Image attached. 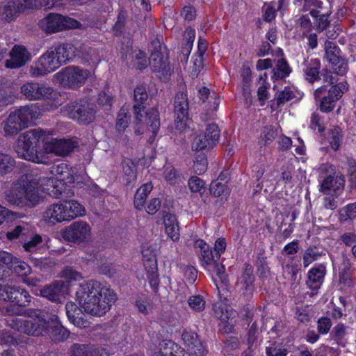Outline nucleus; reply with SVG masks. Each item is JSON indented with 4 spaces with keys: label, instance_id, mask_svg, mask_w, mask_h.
<instances>
[{
    "label": "nucleus",
    "instance_id": "nucleus-8",
    "mask_svg": "<svg viewBox=\"0 0 356 356\" xmlns=\"http://www.w3.org/2000/svg\"><path fill=\"white\" fill-rule=\"evenodd\" d=\"M319 169L321 174L325 175V178L321 185V192L324 195H328L331 191L339 194L345 185L343 175L341 172L337 171L335 168L330 164H323Z\"/></svg>",
    "mask_w": 356,
    "mask_h": 356
},
{
    "label": "nucleus",
    "instance_id": "nucleus-41",
    "mask_svg": "<svg viewBox=\"0 0 356 356\" xmlns=\"http://www.w3.org/2000/svg\"><path fill=\"white\" fill-rule=\"evenodd\" d=\"M288 353V349L281 343L269 342L268 346L266 347L267 356H286Z\"/></svg>",
    "mask_w": 356,
    "mask_h": 356
},
{
    "label": "nucleus",
    "instance_id": "nucleus-3",
    "mask_svg": "<svg viewBox=\"0 0 356 356\" xmlns=\"http://www.w3.org/2000/svg\"><path fill=\"white\" fill-rule=\"evenodd\" d=\"M146 87L144 85L138 86L134 90V105L135 113V133L136 134H143L145 129H149L154 137L160 127L159 112L156 110L150 109L143 115L141 112L144 109V102L147 99Z\"/></svg>",
    "mask_w": 356,
    "mask_h": 356
},
{
    "label": "nucleus",
    "instance_id": "nucleus-10",
    "mask_svg": "<svg viewBox=\"0 0 356 356\" xmlns=\"http://www.w3.org/2000/svg\"><path fill=\"white\" fill-rule=\"evenodd\" d=\"M65 110L68 118L76 120L79 124H88L95 119V107L88 102L70 103Z\"/></svg>",
    "mask_w": 356,
    "mask_h": 356
},
{
    "label": "nucleus",
    "instance_id": "nucleus-36",
    "mask_svg": "<svg viewBox=\"0 0 356 356\" xmlns=\"http://www.w3.org/2000/svg\"><path fill=\"white\" fill-rule=\"evenodd\" d=\"M325 58L329 63H333L340 58L341 51L340 48L334 42L326 40L324 44Z\"/></svg>",
    "mask_w": 356,
    "mask_h": 356
},
{
    "label": "nucleus",
    "instance_id": "nucleus-22",
    "mask_svg": "<svg viewBox=\"0 0 356 356\" xmlns=\"http://www.w3.org/2000/svg\"><path fill=\"white\" fill-rule=\"evenodd\" d=\"M9 59L5 60V66L9 69H17L24 66L31 60L29 51L21 45H15L9 52Z\"/></svg>",
    "mask_w": 356,
    "mask_h": 356
},
{
    "label": "nucleus",
    "instance_id": "nucleus-30",
    "mask_svg": "<svg viewBox=\"0 0 356 356\" xmlns=\"http://www.w3.org/2000/svg\"><path fill=\"white\" fill-rule=\"evenodd\" d=\"M152 190V185L150 183H146L142 185L136 191L134 197V207L138 210H142L147 195Z\"/></svg>",
    "mask_w": 356,
    "mask_h": 356
},
{
    "label": "nucleus",
    "instance_id": "nucleus-9",
    "mask_svg": "<svg viewBox=\"0 0 356 356\" xmlns=\"http://www.w3.org/2000/svg\"><path fill=\"white\" fill-rule=\"evenodd\" d=\"M90 225L86 221L77 220L65 227L63 238L71 243L80 245L88 243L92 237Z\"/></svg>",
    "mask_w": 356,
    "mask_h": 356
},
{
    "label": "nucleus",
    "instance_id": "nucleus-54",
    "mask_svg": "<svg viewBox=\"0 0 356 356\" xmlns=\"http://www.w3.org/2000/svg\"><path fill=\"white\" fill-rule=\"evenodd\" d=\"M200 258L202 262L207 266L216 264L220 259L219 254H216L214 251L210 250L209 247L204 249L202 252H201Z\"/></svg>",
    "mask_w": 356,
    "mask_h": 356
},
{
    "label": "nucleus",
    "instance_id": "nucleus-26",
    "mask_svg": "<svg viewBox=\"0 0 356 356\" xmlns=\"http://www.w3.org/2000/svg\"><path fill=\"white\" fill-rule=\"evenodd\" d=\"M65 284L62 281H55L40 290V295L56 302H60L63 296Z\"/></svg>",
    "mask_w": 356,
    "mask_h": 356
},
{
    "label": "nucleus",
    "instance_id": "nucleus-47",
    "mask_svg": "<svg viewBox=\"0 0 356 356\" xmlns=\"http://www.w3.org/2000/svg\"><path fill=\"white\" fill-rule=\"evenodd\" d=\"M49 330L47 331V332ZM49 334L56 341H64L69 336V332L60 323H58L51 327Z\"/></svg>",
    "mask_w": 356,
    "mask_h": 356
},
{
    "label": "nucleus",
    "instance_id": "nucleus-21",
    "mask_svg": "<svg viewBox=\"0 0 356 356\" xmlns=\"http://www.w3.org/2000/svg\"><path fill=\"white\" fill-rule=\"evenodd\" d=\"M76 146V143L71 139L56 138L46 142L44 145V149L46 152L65 156L71 153Z\"/></svg>",
    "mask_w": 356,
    "mask_h": 356
},
{
    "label": "nucleus",
    "instance_id": "nucleus-34",
    "mask_svg": "<svg viewBox=\"0 0 356 356\" xmlns=\"http://www.w3.org/2000/svg\"><path fill=\"white\" fill-rule=\"evenodd\" d=\"M325 253L323 250L316 246H309L304 252L302 261L304 267L309 266L312 262L317 261Z\"/></svg>",
    "mask_w": 356,
    "mask_h": 356
},
{
    "label": "nucleus",
    "instance_id": "nucleus-35",
    "mask_svg": "<svg viewBox=\"0 0 356 356\" xmlns=\"http://www.w3.org/2000/svg\"><path fill=\"white\" fill-rule=\"evenodd\" d=\"M99 352L90 345L75 343L71 348L70 356H97Z\"/></svg>",
    "mask_w": 356,
    "mask_h": 356
},
{
    "label": "nucleus",
    "instance_id": "nucleus-62",
    "mask_svg": "<svg viewBox=\"0 0 356 356\" xmlns=\"http://www.w3.org/2000/svg\"><path fill=\"white\" fill-rule=\"evenodd\" d=\"M317 323H318V325H317L318 332L322 334H327L330 331V327L332 325L330 318H329L327 317L320 318L318 320Z\"/></svg>",
    "mask_w": 356,
    "mask_h": 356
},
{
    "label": "nucleus",
    "instance_id": "nucleus-23",
    "mask_svg": "<svg viewBox=\"0 0 356 356\" xmlns=\"http://www.w3.org/2000/svg\"><path fill=\"white\" fill-rule=\"evenodd\" d=\"M181 339L191 354L195 356H205L207 355V350L198 339L195 332L185 330L181 334Z\"/></svg>",
    "mask_w": 356,
    "mask_h": 356
},
{
    "label": "nucleus",
    "instance_id": "nucleus-20",
    "mask_svg": "<svg viewBox=\"0 0 356 356\" xmlns=\"http://www.w3.org/2000/svg\"><path fill=\"white\" fill-rule=\"evenodd\" d=\"M175 116L176 127L183 129L188 118V100L184 92H177L175 97Z\"/></svg>",
    "mask_w": 356,
    "mask_h": 356
},
{
    "label": "nucleus",
    "instance_id": "nucleus-46",
    "mask_svg": "<svg viewBox=\"0 0 356 356\" xmlns=\"http://www.w3.org/2000/svg\"><path fill=\"white\" fill-rule=\"evenodd\" d=\"M212 145H213L209 140L207 136H204V134H199L193 139L192 143V149L193 151L200 152Z\"/></svg>",
    "mask_w": 356,
    "mask_h": 356
},
{
    "label": "nucleus",
    "instance_id": "nucleus-24",
    "mask_svg": "<svg viewBox=\"0 0 356 356\" xmlns=\"http://www.w3.org/2000/svg\"><path fill=\"white\" fill-rule=\"evenodd\" d=\"M254 281L253 269L250 266L247 265L237 282V288L246 300L251 298L253 294Z\"/></svg>",
    "mask_w": 356,
    "mask_h": 356
},
{
    "label": "nucleus",
    "instance_id": "nucleus-12",
    "mask_svg": "<svg viewBox=\"0 0 356 356\" xmlns=\"http://www.w3.org/2000/svg\"><path fill=\"white\" fill-rule=\"evenodd\" d=\"M151 55L149 60V63L155 72H157V76L163 79H167L170 75V67L168 59L164 57L161 52V45L159 41H152L149 47Z\"/></svg>",
    "mask_w": 356,
    "mask_h": 356
},
{
    "label": "nucleus",
    "instance_id": "nucleus-55",
    "mask_svg": "<svg viewBox=\"0 0 356 356\" xmlns=\"http://www.w3.org/2000/svg\"><path fill=\"white\" fill-rule=\"evenodd\" d=\"M207 168V160L204 153H200L195 157L193 169L195 173L201 175L204 173Z\"/></svg>",
    "mask_w": 356,
    "mask_h": 356
},
{
    "label": "nucleus",
    "instance_id": "nucleus-17",
    "mask_svg": "<svg viewBox=\"0 0 356 356\" xmlns=\"http://www.w3.org/2000/svg\"><path fill=\"white\" fill-rule=\"evenodd\" d=\"M51 171L56 175L60 176V177L59 178V180H56L54 179H49L48 180V185L50 186L52 189L47 188V193L49 195L55 198H62L64 197L65 191H63L61 189L58 188V184L57 183L59 181L60 184H61L60 181H63L66 183L70 184L74 183V177L73 172L67 167V164L65 163H60L56 166L53 167Z\"/></svg>",
    "mask_w": 356,
    "mask_h": 356
},
{
    "label": "nucleus",
    "instance_id": "nucleus-60",
    "mask_svg": "<svg viewBox=\"0 0 356 356\" xmlns=\"http://www.w3.org/2000/svg\"><path fill=\"white\" fill-rule=\"evenodd\" d=\"M341 217L344 220L355 219L356 218V202L343 208L341 211Z\"/></svg>",
    "mask_w": 356,
    "mask_h": 356
},
{
    "label": "nucleus",
    "instance_id": "nucleus-7",
    "mask_svg": "<svg viewBox=\"0 0 356 356\" xmlns=\"http://www.w3.org/2000/svg\"><path fill=\"white\" fill-rule=\"evenodd\" d=\"M5 200L10 204L20 208L34 207L41 200L35 186L26 183L22 186L15 185L5 193Z\"/></svg>",
    "mask_w": 356,
    "mask_h": 356
},
{
    "label": "nucleus",
    "instance_id": "nucleus-29",
    "mask_svg": "<svg viewBox=\"0 0 356 356\" xmlns=\"http://www.w3.org/2000/svg\"><path fill=\"white\" fill-rule=\"evenodd\" d=\"M181 348L171 340H163L159 344V350L152 356H180Z\"/></svg>",
    "mask_w": 356,
    "mask_h": 356
},
{
    "label": "nucleus",
    "instance_id": "nucleus-51",
    "mask_svg": "<svg viewBox=\"0 0 356 356\" xmlns=\"http://www.w3.org/2000/svg\"><path fill=\"white\" fill-rule=\"evenodd\" d=\"M15 95L8 87L0 84V104L7 106L14 102Z\"/></svg>",
    "mask_w": 356,
    "mask_h": 356
},
{
    "label": "nucleus",
    "instance_id": "nucleus-32",
    "mask_svg": "<svg viewBox=\"0 0 356 356\" xmlns=\"http://www.w3.org/2000/svg\"><path fill=\"white\" fill-rule=\"evenodd\" d=\"M22 11V4L19 0L9 1L3 8L2 16L5 20L10 22L15 19Z\"/></svg>",
    "mask_w": 356,
    "mask_h": 356
},
{
    "label": "nucleus",
    "instance_id": "nucleus-57",
    "mask_svg": "<svg viewBox=\"0 0 356 356\" xmlns=\"http://www.w3.org/2000/svg\"><path fill=\"white\" fill-rule=\"evenodd\" d=\"M210 193L214 197L226 195L228 193L227 186L218 181H213L210 185Z\"/></svg>",
    "mask_w": 356,
    "mask_h": 356
},
{
    "label": "nucleus",
    "instance_id": "nucleus-58",
    "mask_svg": "<svg viewBox=\"0 0 356 356\" xmlns=\"http://www.w3.org/2000/svg\"><path fill=\"white\" fill-rule=\"evenodd\" d=\"M204 136H207V138L211 143L215 145L220 136V130L218 125L213 123L209 124L207 127L206 132Z\"/></svg>",
    "mask_w": 356,
    "mask_h": 356
},
{
    "label": "nucleus",
    "instance_id": "nucleus-25",
    "mask_svg": "<svg viewBox=\"0 0 356 356\" xmlns=\"http://www.w3.org/2000/svg\"><path fill=\"white\" fill-rule=\"evenodd\" d=\"M74 302H67L65 305L66 315L69 321L79 328H86L90 325V322L85 318V314Z\"/></svg>",
    "mask_w": 356,
    "mask_h": 356
},
{
    "label": "nucleus",
    "instance_id": "nucleus-42",
    "mask_svg": "<svg viewBox=\"0 0 356 356\" xmlns=\"http://www.w3.org/2000/svg\"><path fill=\"white\" fill-rule=\"evenodd\" d=\"M295 97V92L290 88L285 87L282 91L276 94V104L277 107H282Z\"/></svg>",
    "mask_w": 356,
    "mask_h": 356
},
{
    "label": "nucleus",
    "instance_id": "nucleus-18",
    "mask_svg": "<svg viewBox=\"0 0 356 356\" xmlns=\"http://www.w3.org/2000/svg\"><path fill=\"white\" fill-rule=\"evenodd\" d=\"M51 49L61 65L66 64L76 57L88 58V55H85L83 53V50L86 51V48L80 47V45L76 47L71 43H63L52 46Z\"/></svg>",
    "mask_w": 356,
    "mask_h": 356
},
{
    "label": "nucleus",
    "instance_id": "nucleus-27",
    "mask_svg": "<svg viewBox=\"0 0 356 356\" xmlns=\"http://www.w3.org/2000/svg\"><path fill=\"white\" fill-rule=\"evenodd\" d=\"M325 273V265L321 264L314 266L307 273V286L313 290L318 289L323 282Z\"/></svg>",
    "mask_w": 356,
    "mask_h": 356
},
{
    "label": "nucleus",
    "instance_id": "nucleus-33",
    "mask_svg": "<svg viewBox=\"0 0 356 356\" xmlns=\"http://www.w3.org/2000/svg\"><path fill=\"white\" fill-rule=\"evenodd\" d=\"M15 165V160L11 155L0 151V176L10 174Z\"/></svg>",
    "mask_w": 356,
    "mask_h": 356
},
{
    "label": "nucleus",
    "instance_id": "nucleus-11",
    "mask_svg": "<svg viewBox=\"0 0 356 356\" xmlns=\"http://www.w3.org/2000/svg\"><path fill=\"white\" fill-rule=\"evenodd\" d=\"M348 90L346 83L341 82L332 86L327 90V95L321 97L326 91L325 86L318 88L314 92L316 99H321L320 108L323 112H330L333 110L335 102H337Z\"/></svg>",
    "mask_w": 356,
    "mask_h": 356
},
{
    "label": "nucleus",
    "instance_id": "nucleus-63",
    "mask_svg": "<svg viewBox=\"0 0 356 356\" xmlns=\"http://www.w3.org/2000/svg\"><path fill=\"white\" fill-rule=\"evenodd\" d=\"M135 66L138 70H142L147 66V60L145 54L140 50L134 52Z\"/></svg>",
    "mask_w": 356,
    "mask_h": 356
},
{
    "label": "nucleus",
    "instance_id": "nucleus-14",
    "mask_svg": "<svg viewBox=\"0 0 356 356\" xmlns=\"http://www.w3.org/2000/svg\"><path fill=\"white\" fill-rule=\"evenodd\" d=\"M61 66L53 49L50 47L40 58L31 66L29 72L33 77L46 75Z\"/></svg>",
    "mask_w": 356,
    "mask_h": 356
},
{
    "label": "nucleus",
    "instance_id": "nucleus-53",
    "mask_svg": "<svg viewBox=\"0 0 356 356\" xmlns=\"http://www.w3.org/2000/svg\"><path fill=\"white\" fill-rule=\"evenodd\" d=\"M188 187L192 193L202 194L205 191V183L200 178L193 176L188 181Z\"/></svg>",
    "mask_w": 356,
    "mask_h": 356
},
{
    "label": "nucleus",
    "instance_id": "nucleus-50",
    "mask_svg": "<svg viewBox=\"0 0 356 356\" xmlns=\"http://www.w3.org/2000/svg\"><path fill=\"white\" fill-rule=\"evenodd\" d=\"M188 303L191 309L201 312L205 309L206 302L200 295L191 296L188 299Z\"/></svg>",
    "mask_w": 356,
    "mask_h": 356
},
{
    "label": "nucleus",
    "instance_id": "nucleus-52",
    "mask_svg": "<svg viewBox=\"0 0 356 356\" xmlns=\"http://www.w3.org/2000/svg\"><path fill=\"white\" fill-rule=\"evenodd\" d=\"M341 138V129L339 127H334L329 132V142L332 149L334 151L339 148Z\"/></svg>",
    "mask_w": 356,
    "mask_h": 356
},
{
    "label": "nucleus",
    "instance_id": "nucleus-43",
    "mask_svg": "<svg viewBox=\"0 0 356 356\" xmlns=\"http://www.w3.org/2000/svg\"><path fill=\"white\" fill-rule=\"evenodd\" d=\"M143 265L149 275L151 285L156 284L157 282V261L156 259L144 260Z\"/></svg>",
    "mask_w": 356,
    "mask_h": 356
},
{
    "label": "nucleus",
    "instance_id": "nucleus-5",
    "mask_svg": "<svg viewBox=\"0 0 356 356\" xmlns=\"http://www.w3.org/2000/svg\"><path fill=\"white\" fill-rule=\"evenodd\" d=\"M41 115L38 106L28 104L10 112L2 122L3 130L6 136L17 135L22 130L32 125Z\"/></svg>",
    "mask_w": 356,
    "mask_h": 356
},
{
    "label": "nucleus",
    "instance_id": "nucleus-6",
    "mask_svg": "<svg viewBox=\"0 0 356 356\" xmlns=\"http://www.w3.org/2000/svg\"><path fill=\"white\" fill-rule=\"evenodd\" d=\"M86 209L77 201L64 200L50 204L42 213V220L49 225L69 222L78 216H83Z\"/></svg>",
    "mask_w": 356,
    "mask_h": 356
},
{
    "label": "nucleus",
    "instance_id": "nucleus-28",
    "mask_svg": "<svg viewBox=\"0 0 356 356\" xmlns=\"http://www.w3.org/2000/svg\"><path fill=\"white\" fill-rule=\"evenodd\" d=\"M305 78L309 83H314L320 79L319 69L321 62L317 58H309L305 60L302 64Z\"/></svg>",
    "mask_w": 356,
    "mask_h": 356
},
{
    "label": "nucleus",
    "instance_id": "nucleus-40",
    "mask_svg": "<svg viewBox=\"0 0 356 356\" xmlns=\"http://www.w3.org/2000/svg\"><path fill=\"white\" fill-rule=\"evenodd\" d=\"M29 234V227L28 225H17L13 229L8 232L6 234L7 238L9 240L19 239L22 242L26 239Z\"/></svg>",
    "mask_w": 356,
    "mask_h": 356
},
{
    "label": "nucleus",
    "instance_id": "nucleus-45",
    "mask_svg": "<svg viewBox=\"0 0 356 356\" xmlns=\"http://www.w3.org/2000/svg\"><path fill=\"white\" fill-rule=\"evenodd\" d=\"M267 74L264 73L261 75L259 80V84H260L258 90L257 96L259 100L261 102V105L264 104V102L268 98V89L269 84L266 83Z\"/></svg>",
    "mask_w": 356,
    "mask_h": 356
},
{
    "label": "nucleus",
    "instance_id": "nucleus-2",
    "mask_svg": "<svg viewBox=\"0 0 356 356\" xmlns=\"http://www.w3.org/2000/svg\"><path fill=\"white\" fill-rule=\"evenodd\" d=\"M49 132L40 128L33 129L19 136L15 145L18 156L38 163H47L48 156L38 150L40 142H47Z\"/></svg>",
    "mask_w": 356,
    "mask_h": 356
},
{
    "label": "nucleus",
    "instance_id": "nucleus-49",
    "mask_svg": "<svg viewBox=\"0 0 356 356\" xmlns=\"http://www.w3.org/2000/svg\"><path fill=\"white\" fill-rule=\"evenodd\" d=\"M334 72L338 75H345L348 70V61L346 58L341 56L336 61L330 63Z\"/></svg>",
    "mask_w": 356,
    "mask_h": 356
},
{
    "label": "nucleus",
    "instance_id": "nucleus-38",
    "mask_svg": "<svg viewBox=\"0 0 356 356\" xmlns=\"http://www.w3.org/2000/svg\"><path fill=\"white\" fill-rule=\"evenodd\" d=\"M123 174L127 183H131L136 179V166L134 161L129 159H125L122 163Z\"/></svg>",
    "mask_w": 356,
    "mask_h": 356
},
{
    "label": "nucleus",
    "instance_id": "nucleus-59",
    "mask_svg": "<svg viewBox=\"0 0 356 356\" xmlns=\"http://www.w3.org/2000/svg\"><path fill=\"white\" fill-rule=\"evenodd\" d=\"M61 277L70 281H79L83 279L80 273L68 266L62 270Z\"/></svg>",
    "mask_w": 356,
    "mask_h": 356
},
{
    "label": "nucleus",
    "instance_id": "nucleus-15",
    "mask_svg": "<svg viewBox=\"0 0 356 356\" xmlns=\"http://www.w3.org/2000/svg\"><path fill=\"white\" fill-rule=\"evenodd\" d=\"M79 22L72 18L58 14H49L39 22L40 28L47 33H54L78 27Z\"/></svg>",
    "mask_w": 356,
    "mask_h": 356
},
{
    "label": "nucleus",
    "instance_id": "nucleus-56",
    "mask_svg": "<svg viewBox=\"0 0 356 356\" xmlns=\"http://www.w3.org/2000/svg\"><path fill=\"white\" fill-rule=\"evenodd\" d=\"M127 22V15L121 10L118 16L117 21L113 27V31L115 35H120L122 33L124 30V26Z\"/></svg>",
    "mask_w": 356,
    "mask_h": 356
},
{
    "label": "nucleus",
    "instance_id": "nucleus-64",
    "mask_svg": "<svg viewBox=\"0 0 356 356\" xmlns=\"http://www.w3.org/2000/svg\"><path fill=\"white\" fill-rule=\"evenodd\" d=\"M348 175L349 181L353 187L356 188V162L353 160L348 161Z\"/></svg>",
    "mask_w": 356,
    "mask_h": 356
},
{
    "label": "nucleus",
    "instance_id": "nucleus-16",
    "mask_svg": "<svg viewBox=\"0 0 356 356\" xmlns=\"http://www.w3.org/2000/svg\"><path fill=\"white\" fill-rule=\"evenodd\" d=\"M20 92L26 99L29 101L50 99L56 95L52 88L33 81L22 84Z\"/></svg>",
    "mask_w": 356,
    "mask_h": 356
},
{
    "label": "nucleus",
    "instance_id": "nucleus-39",
    "mask_svg": "<svg viewBox=\"0 0 356 356\" xmlns=\"http://www.w3.org/2000/svg\"><path fill=\"white\" fill-rule=\"evenodd\" d=\"M10 269H12L15 274L19 277H22L23 279L26 277L31 273V266L26 262L20 260L17 257L14 260Z\"/></svg>",
    "mask_w": 356,
    "mask_h": 356
},
{
    "label": "nucleus",
    "instance_id": "nucleus-44",
    "mask_svg": "<svg viewBox=\"0 0 356 356\" xmlns=\"http://www.w3.org/2000/svg\"><path fill=\"white\" fill-rule=\"evenodd\" d=\"M41 242V236L38 234L32 235L29 232V236L26 239H24L22 243H23V248L25 251L32 252L36 250L37 245Z\"/></svg>",
    "mask_w": 356,
    "mask_h": 356
},
{
    "label": "nucleus",
    "instance_id": "nucleus-37",
    "mask_svg": "<svg viewBox=\"0 0 356 356\" xmlns=\"http://www.w3.org/2000/svg\"><path fill=\"white\" fill-rule=\"evenodd\" d=\"M131 119L128 106H123L118 114L116 119V129L119 132H123L128 127Z\"/></svg>",
    "mask_w": 356,
    "mask_h": 356
},
{
    "label": "nucleus",
    "instance_id": "nucleus-48",
    "mask_svg": "<svg viewBox=\"0 0 356 356\" xmlns=\"http://www.w3.org/2000/svg\"><path fill=\"white\" fill-rule=\"evenodd\" d=\"M215 270L216 271L217 275L221 281L222 286H219L216 284L217 289L218 290L219 296H222L221 291H220V288L222 289V291L227 292V286L228 284V279L227 276L225 273V268L223 265L218 264L217 263L214 264ZM224 295V293H222Z\"/></svg>",
    "mask_w": 356,
    "mask_h": 356
},
{
    "label": "nucleus",
    "instance_id": "nucleus-31",
    "mask_svg": "<svg viewBox=\"0 0 356 356\" xmlns=\"http://www.w3.org/2000/svg\"><path fill=\"white\" fill-rule=\"evenodd\" d=\"M291 69L285 58L278 60L276 66L272 70L271 79L281 80L288 76Z\"/></svg>",
    "mask_w": 356,
    "mask_h": 356
},
{
    "label": "nucleus",
    "instance_id": "nucleus-1",
    "mask_svg": "<svg viewBox=\"0 0 356 356\" xmlns=\"http://www.w3.org/2000/svg\"><path fill=\"white\" fill-rule=\"evenodd\" d=\"M76 300L85 313L92 316H102L109 311L116 296L110 288L99 282L90 280L79 285Z\"/></svg>",
    "mask_w": 356,
    "mask_h": 356
},
{
    "label": "nucleus",
    "instance_id": "nucleus-4",
    "mask_svg": "<svg viewBox=\"0 0 356 356\" xmlns=\"http://www.w3.org/2000/svg\"><path fill=\"white\" fill-rule=\"evenodd\" d=\"M27 318L11 317L8 325L19 332L31 336H40L47 333L49 327L44 312L41 309H28L23 313Z\"/></svg>",
    "mask_w": 356,
    "mask_h": 356
},
{
    "label": "nucleus",
    "instance_id": "nucleus-13",
    "mask_svg": "<svg viewBox=\"0 0 356 356\" xmlns=\"http://www.w3.org/2000/svg\"><path fill=\"white\" fill-rule=\"evenodd\" d=\"M90 76L89 70L75 66L67 67L56 74L60 83L70 88L81 86Z\"/></svg>",
    "mask_w": 356,
    "mask_h": 356
},
{
    "label": "nucleus",
    "instance_id": "nucleus-61",
    "mask_svg": "<svg viewBox=\"0 0 356 356\" xmlns=\"http://www.w3.org/2000/svg\"><path fill=\"white\" fill-rule=\"evenodd\" d=\"M295 168L292 163L288 162L282 167V178L286 183L293 182L292 174L294 172Z\"/></svg>",
    "mask_w": 356,
    "mask_h": 356
},
{
    "label": "nucleus",
    "instance_id": "nucleus-19",
    "mask_svg": "<svg viewBox=\"0 0 356 356\" xmlns=\"http://www.w3.org/2000/svg\"><path fill=\"white\" fill-rule=\"evenodd\" d=\"M30 299V295L24 289L9 284H0V300H8L18 306L25 307L29 303Z\"/></svg>",
    "mask_w": 356,
    "mask_h": 356
}]
</instances>
